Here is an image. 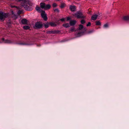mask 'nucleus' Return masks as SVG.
<instances>
[{
    "instance_id": "9d476101",
    "label": "nucleus",
    "mask_w": 129,
    "mask_h": 129,
    "mask_svg": "<svg viewBox=\"0 0 129 129\" xmlns=\"http://www.w3.org/2000/svg\"><path fill=\"white\" fill-rule=\"evenodd\" d=\"M76 22V21L75 20H71L70 22V24L71 26L74 25Z\"/></svg>"
},
{
    "instance_id": "a211bd4d",
    "label": "nucleus",
    "mask_w": 129,
    "mask_h": 129,
    "mask_svg": "<svg viewBox=\"0 0 129 129\" xmlns=\"http://www.w3.org/2000/svg\"><path fill=\"white\" fill-rule=\"evenodd\" d=\"M75 29L74 27L71 28L70 31V32H73L75 31Z\"/></svg>"
},
{
    "instance_id": "4be33fe9",
    "label": "nucleus",
    "mask_w": 129,
    "mask_h": 129,
    "mask_svg": "<svg viewBox=\"0 0 129 129\" xmlns=\"http://www.w3.org/2000/svg\"><path fill=\"white\" fill-rule=\"evenodd\" d=\"M65 6V4H62L61 5L60 7L61 8H63Z\"/></svg>"
},
{
    "instance_id": "2eb2a0df",
    "label": "nucleus",
    "mask_w": 129,
    "mask_h": 129,
    "mask_svg": "<svg viewBox=\"0 0 129 129\" xmlns=\"http://www.w3.org/2000/svg\"><path fill=\"white\" fill-rule=\"evenodd\" d=\"M36 10L38 12H41L42 11L41 10V8H40L39 7L37 6L36 7Z\"/></svg>"
},
{
    "instance_id": "6e6552de",
    "label": "nucleus",
    "mask_w": 129,
    "mask_h": 129,
    "mask_svg": "<svg viewBox=\"0 0 129 129\" xmlns=\"http://www.w3.org/2000/svg\"><path fill=\"white\" fill-rule=\"evenodd\" d=\"M34 44V42L33 41H30L28 43L26 44L21 43L20 44L23 45H33Z\"/></svg>"
},
{
    "instance_id": "4468645a",
    "label": "nucleus",
    "mask_w": 129,
    "mask_h": 129,
    "mask_svg": "<svg viewBox=\"0 0 129 129\" xmlns=\"http://www.w3.org/2000/svg\"><path fill=\"white\" fill-rule=\"evenodd\" d=\"M22 23L23 24H26L27 23V21L25 19H23L21 21Z\"/></svg>"
},
{
    "instance_id": "1a4fd4ad",
    "label": "nucleus",
    "mask_w": 129,
    "mask_h": 129,
    "mask_svg": "<svg viewBox=\"0 0 129 129\" xmlns=\"http://www.w3.org/2000/svg\"><path fill=\"white\" fill-rule=\"evenodd\" d=\"M35 26L37 28H39L41 27L42 25L40 22H37L35 24Z\"/></svg>"
},
{
    "instance_id": "5701e85b",
    "label": "nucleus",
    "mask_w": 129,
    "mask_h": 129,
    "mask_svg": "<svg viewBox=\"0 0 129 129\" xmlns=\"http://www.w3.org/2000/svg\"><path fill=\"white\" fill-rule=\"evenodd\" d=\"M45 27L46 28H47L48 27L49 24L48 23H47L44 24Z\"/></svg>"
},
{
    "instance_id": "39448f33",
    "label": "nucleus",
    "mask_w": 129,
    "mask_h": 129,
    "mask_svg": "<svg viewBox=\"0 0 129 129\" xmlns=\"http://www.w3.org/2000/svg\"><path fill=\"white\" fill-rule=\"evenodd\" d=\"M75 16L78 18H83L85 17V16L83 15L82 13L79 11L75 14Z\"/></svg>"
},
{
    "instance_id": "20e7f679",
    "label": "nucleus",
    "mask_w": 129,
    "mask_h": 129,
    "mask_svg": "<svg viewBox=\"0 0 129 129\" xmlns=\"http://www.w3.org/2000/svg\"><path fill=\"white\" fill-rule=\"evenodd\" d=\"M7 15L6 13L0 12V21L4 20L7 17Z\"/></svg>"
},
{
    "instance_id": "7ed1b4c3",
    "label": "nucleus",
    "mask_w": 129,
    "mask_h": 129,
    "mask_svg": "<svg viewBox=\"0 0 129 129\" xmlns=\"http://www.w3.org/2000/svg\"><path fill=\"white\" fill-rule=\"evenodd\" d=\"M40 5L41 8L45 10L49 9L51 7V6L50 5H46L45 3H41Z\"/></svg>"
},
{
    "instance_id": "f3484780",
    "label": "nucleus",
    "mask_w": 129,
    "mask_h": 129,
    "mask_svg": "<svg viewBox=\"0 0 129 129\" xmlns=\"http://www.w3.org/2000/svg\"><path fill=\"white\" fill-rule=\"evenodd\" d=\"M109 27V25L108 24L106 23L103 26V27L105 28H107Z\"/></svg>"
},
{
    "instance_id": "c756f323",
    "label": "nucleus",
    "mask_w": 129,
    "mask_h": 129,
    "mask_svg": "<svg viewBox=\"0 0 129 129\" xmlns=\"http://www.w3.org/2000/svg\"><path fill=\"white\" fill-rule=\"evenodd\" d=\"M70 17H68L67 18V20H70Z\"/></svg>"
},
{
    "instance_id": "f257e3e1",
    "label": "nucleus",
    "mask_w": 129,
    "mask_h": 129,
    "mask_svg": "<svg viewBox=\"0 0 129 129\" xmlns=\"http://www.w3.org/2000/svg\"><path fill=\"white\" fill-rule=\"evenodd\" d=\"M21 5L25 9L28 11H31L33 9L31 7L29 6V0H23Z\"/></svg>"
},
{
    "instance_id": "f03ea898",
    "label": "nucleus",
    "mask_w": 129,
    "mask_h": 129,
    "mask_svg": "<svg viewBox=\"0 0 129 129\" xmlns=\"http://www.w3.org/2000/svg\"><path fill=\"white\" fill-rule=\"evenodd\" d=\"M79 30H81V29H82L83 30V31L82 32L80 31H79L78 33L75 35L76 37L72 38L71 39H73L76 37H78L81 36L83 34L86 30L85 28H83V26L81 25H80L79 26Z\"/></svg>"
},
{
    "instance_id": "7c9ffc66",
    "label": "nucleus",
    "mask_w": 129,
    "mask_h": 129,
    "mask_svg": "<svg viewBox=\"0 0 129 129\" xmlns=\"http://www.w3.org/2000/svg\"><path fill=\"white\" fill-rule=\"evenodd\" d=\"M64 20V19L63 18V19H60V20L62 21H63Z\"/></svg>"
},
{
    "instance_id": "c85d7f7f",
    "label": "nucleus",
    "mask_w": 129,
    "mask_h": 129,
    "mask_svg": "<svg viewBox=\"0 0 129 129\" xmlns=\"http://www.w3.org/2000/svg\"><path fill=\"white\" fill-rule=\"evenodd\" d=\"M22 12L21 11L19 10V11H18V14H21L22 13Z\"/></svg>"
},
{
    "instance_id": "dca6fc26",
    "label": "nucleus",
    "mask_w": 129,
    "mask_h": 129,
    "mask_svg": "<svg viewBox=\"0 0 129 129\" xmlns=\"http://www.w3.org/2000/svg\"><path fill=\"white\" fill-rule=\"evenodd\" d=\"M63 26L64 27L66 28L70 26V25L68 23L64 24L63 25Z\"/></svg>"
},
{
    "instance_id": "412c9836",
    "label": "nucleus",
    "mask_w": 129,
    "mask_h": 129,
    "mask_svg": "<svg viewBox=\"0 0 129 129\" xmlns=\"http://www.w3.org/2000/svg\"><path fill=\"white\" fill-rule=\"evenodd\" d=\"M94 31V30H90L88 32V34H91L92 33H93Z\"/></svg>"
},
{
    "instance_id": "0eeeda50",
    "label": "nucleus",
    "mask_w": 129,
    "mask_h": 129,
    "mask_svg": "<svg viewBox=\"0 0 129 129\" xmlns=\"http://www.w3.org/2000/svg\"><path fill=\"white\" fill-rule=\"evenodd\" d=\"M41 15L42 18L45 20H46L47 19V17L46 16V14L45 12L43 11H42L41 13Z\"/></svg>"
},
{
    "instance_id": "2f4dec72",
    "label": "nucleus",
    "mask_w": 129,
    "mask_h": 129,
    "mask_svg": "<svg viewBox=\"0 0 129 129\" xmlns=\"http://www.w3.org/2000/svg\"><path fill=\"white\" fill-rule=\"evenodd\" d=\"M18 1H22L23 0H18Z\"/></svg>"
},
{
    "instance_id": "cd10ccee",
    "label": "nucleus",
    "mask_w": 129,
    "mask_h": 129,
    "mask_svg": "<svg viewBox=\"0 0 129 129\" xmlns=\"http://www.w3.org/2000/svg\"><path fill=\"white\" fill-rule=\"evenodd\" d=\"M91 24V23L90 22H89L87 24L86 26H90V25Z\"/></svg>"
},
{
    "instance_id": "393cba45",
    "label": "nucleus",
    "mask_w": 129,
    "mask_h": 129,
    "mask_svg": "<svg viewBox=\"0 0 129 129\" xmlns=\"http://www.w3.org/2000/svg\"><path fill=\"white\" fill-rule=\"evenodd\" d=\"M57 6V5L56 4L54 3L53 4V7H56Z\"/></svg>"
},
{
    "instance_id": "423d86ee",
    "label": "nucleus",
    "mask_w": 129,
    "mask_h": 129,
    "mask_svg": "<svg viewBox=\"0 0 129 129\" xmlns=\"http://www.w3.org/2000/svg\"><path fill=\"white\" fill-rule=\"evenodd\" d=\"M4 43L7 44H11L12 43V41L9 40H5L3 38L1 40L0 39V43Z\"/></svg>"
},
{
    "instance_id": "aec40b11",
    "label": "nucleus",
    "mask_w": 129,
    "mask_h": 129,
    "mask_svg": "<svg viewBox=\"0 0 129 129\" xmlns=\"http://www.w3.org/2000/svg\"><path fill=\"white\" fill-rule=\"evenodd\" d=\"M101 23L99 21H97L96 22V25H100Z\"/></svg>"
},
{
    "instance_id": "6ab92c4d",
    "label": "nucleus",
    "mask_w": 129,
    "mask_h": 129,
    "mask_svg": "<svg viewBox=\"0 0 129 129\" xmlns=\"http://www.w3.org/2000/svg\"><path fill=\"white\" fill-rule=\"evenodd\" d=\"M30 27L29 26H25L23 27V28L24 29H29Z\"/></svg>"
},
{
    "instance_id": "a878e982",
    "label": "nucleus",
    "mask_w": 129,
    "mask_h": 129,
    "mask_svg": "<svg viewBox=\"0 0 129 129\" xmlns=\"http://www.w3.org/2000/svg\"><path fill=\"white\" fill-rule=\"evenodd\" d=\"M85 21L84 20H82L81 21V23L82 24H84L85 23Z\"/></svg>"
},
{
    "instance_id": "9b49d317",
    "label": "nucleus",
    "mask_w": 129,
    "mask_h": 129,
    "mask_svg": "<svg viewBox=\"0 0 129 129\" xmlns=\"http://www.w3.org/2000/svg\"><path fill=\"white\" fill-rule=\"evenodd\" d=\"M98 16V15H97V14H95L94 15L91 17V18L92 20H95L96 19Z\"/></svg>"
},
{
    "instance_id": "bb28decb",
    "label": "nucleus",
    "mask_w": 129,
    "mask_h": 129,
    "mask_svg": "<svg viewBox=\"0 0 129 129\" xmlns=\"http://www.w3.org/2000/svg\"><path fill=\"white\" fill-rule=\"evenodd\" d=\"M55 12H59V10L58 9H56L54 10Z\"/></svg>"
},
{
    "instance_id": "ddd939ff",
    "label": "nucleus",
    "mask_w": 129,
    "mask_h": 129,
    "mask_svg": "<svg viewBox=\"0 0 129 129\" xmlns=\"http://www.w3.org/2000/svg\"><path fill=\"white\" fill-rule=\"evenodd\" d=\"M75 7L74 6H71L70 7V9L72 11H75Z\"/></svg>"
},
{
    "instance_id": "b1692460",
    "label": "nucleus",
    "mask_w": 129,
    "mask_h": 129,
    "mask_svg": "<svg viewBox=\"0 0 129 129\" xmlns=\"http://www.w3.org/2000/svg\"><path fill=\"white\" fill-rule=\"evenodd\" d=\"M50 25H51L52 26H55V24L54 23H53L51 22L50 23Z\"/></svg>"
},
{
    "instance_id": "f8f14e48",
    "label": "nucleus",
    "mask_w": 129,
    "mask_h": 129,
    "mask_svg": "<svg viewBox=\"0 0 129 129\" xmlns=\"http://www.w3.org/2000/svg\"><path fill=\"white\" fill-rule=\"evenodd\" d=\"M123 19L126 21L129 20V16L128 15H127L123 16Z\"/></svg>"
}]
</instances>
